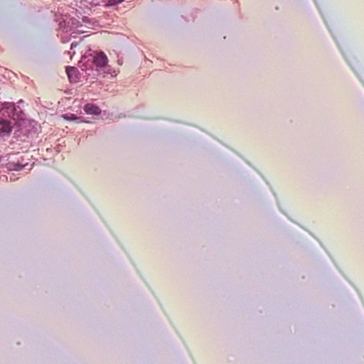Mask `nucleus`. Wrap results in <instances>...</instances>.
Returning a JSON list of instances; mask_svg holds the SVG:
<instances>
[{
    "label": "nucleus",
    "mask_w": 364,
    "mask_h": 364,
    "mask_svg": "<svg viewBox=\"0 0 364 364\" xmlns=\"http://www.w3.org/2000/svg\"><path fill=\"white\" fill-rule=\"evenodd\" d=\"M84 111L88 114L99 115L101 109L99 107L93 104H87L84 107Z\"/></svg>",
    "instance_id": "obj_4"
},
{
    "label": "nucleus",
    "mask_w": 364,
    "mask_h": 364,
    "mask_svg": "<svg viewBox=\"0 0 364 364\" xmlns=\"http://www.w3.org/2000/svg\"><path fill=\"white\" fill-rule=\"evenodd\" d=\"M63 117L66 119L73 120L77 119V117H75L74 114H71L70 116L68 114L63 115Z\"/></svg>",
    "instance_id": "obj_5"
},
{
    "label": "nucleus",
    "mask_w": 364,
    "mask_h": 364,
    "mask_svg": "<svg viewBox=\"0 0 364 364\" xmlns=\"http://www.w3.org/2000/svg\"><path fill=\"white\" fill-rule=\"evenodd\" d=\"M78 70L75 67H67L66 73L71 82H76L78 80Z\"/></svg>",
    "instance_id": "obj_3"
},
{
    "label": "nucleus",
    "mask_w": 364,
    "mask_h": 364,
    "mask_svg": "<svg viewBox=\"0 0 364 364\" xmlns=\"http://www.w3.org/2000/svg\"><path fill=\"white\" fill-rule=\"evenodd\" d=\"M108 63V58L103 52L98 53L93 58V63L96 67L104 68Z\"/></svg>",
    "instance_id": "obj_2"
},
{
    "label": "nucleus",
    "mask_w": 364,
    "mask_h": 364,
    "mask_svg": "<svg viewBox=\"0 0 364 364\" xmlns=\"http://www.w3.org/2000/svg\"><path fill=\"white\" fill-rule=\"evenodd\" d=\"M11 122L4 119H0V136H8L12 131Z\"/></svg>",
    "instance_id": "obj_1"
},
{
    "label": "nucleus",
    "mask_w": 364,
    "mask_h": 364,
    "mask_svg": "<svg viewBox=\"0 0 364 364\" xmlns=\"http://www.w3.org/2000/svg\"><path fill=\"white\" fill-rule=\"evenodd\" d=\"M11 107V108H13V107H14V105H11V104H10L9 107Z\"/></svg>",
    "instance_id": "obj_6"
}]
</instances>
